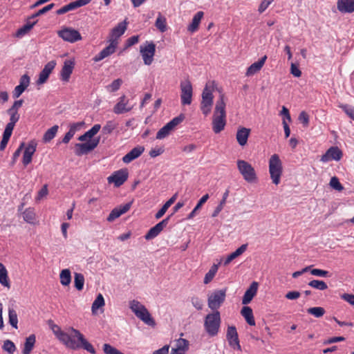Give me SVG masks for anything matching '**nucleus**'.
Returning a JSON list of instances; mask_svg holds the SVG:
<instances>
[{"instance_id":"nucleus-24","label":"nucleus","mask_w":354,"mask_h":354,"mask_svg":"<svg viewBox=\"0 0 354 354\" xmlns=\"http://www.w3.org/2000/svg\"><path fill=\"white\" fill-rule=\"evenodd\" d=\"M144 151L145 148L143 147L137 146L122 157V161L126 164L130 163L131 161L140 156Z\"/></svg>"},{"instance_id":"nucleus-20","label":"nucleus","mask_w":354,"mask_h":354,"mask_svg":"<svg viewBox=\"0 0 354 354\" xmlns=\"http://www.w3.org/2000/svg\"><path fill=\"white\" fill-rule=\"evenodd\" d=\"M37 142L35 140L30 141L26 147H24V151L22 158V163L26 167L29 165L32 159V156L36 151Z\"/></svg>"},{"instance_id":"nucleus-39","label":"nucleus","mask_w":354,"mask_h":354,"mask_svg":"<svg viewBox=\"0 0 354 354\" xmlns=\"http://www.w3.org/2000/svg\"><path fill=\"white\" fill-rule=\"evenodd\" d=\"M58 129V125H54L50 129H48L44 134L43 141L44 142H49L50 141H51L55 137Z\"/></svg>"},{"instance_id":"nucleus-3","label":"nucleus","mask_w":354,"mask_h":354,"mask_svg":"<svg viewBox=\"0 0 354 354\" xmlns=\"http://www.w3.org/2000/svg\"><path fill=\"white\" fill-rule=\"evenodd\" d=\"M216 88V83L215 81H212L208 82L203 90L200 108L203 114L205 116L211 113L214 102L213 92Z\"/></svg>"},{"instance_id":"nucleus-12","label":"nucleus","mask_w":354,"mask_h":354,"mask_svg":"<svg viewBox=\"0 0 354 354\" xmlns=\"http://www.w3.org/2000/svg\"><path fill=\"white\" fill-rule=\"evenodd\" d=\"M57 35L64 41L70 43H74L82 39L80 32L72 28H63L57 32Z\"/></svg>"},{"instance_id":"nucleus-21","label":"nucleus","mask_w":354,"mask_h":354,"mask_svg":"<svg viewBox=\"0 0 354 354\" xmlns=\"http://www.w3.org/2000/svg\"><path fill=\"white\" fill-rule=\"evenodd\" d=\"M92 0H76L75 1H72L58 9L56 11V13L58 15H64L69 11L74 10L78 8L86 6Z\"/></svg>"},{"instance_id":"nucleus-60","label":"nucleus","mask_w":354,"mask_h":354,"mask_svg":"<svg viewBox=\"0 0 354 354\" xmlns=\"http://www.w3.org/2000/svg\"><path fill=\"white\" fill-rule=\"evenodd\" d=\"M311 274L314 276L321 277H328V272L326 270L313 268L310 270Z\"/></svg>"},{"instance_id":"nucleus-22","label":"nucleus","mask_w":354,"mask_h":354,"mask_svg":"<svg viewBox=\"0 0 354 354\" xmlns=\"http://www.w3.org/2000/svg\"><path fill=\"white\" fill-rule=\"evenodd\" d=\"M74 59H66L64 62V65L60 71V79L64 82L69 81L70 77L75 67Z\"/></svg>"},{"instance_id":"nucleus-37","label":"nucleus","mask_w":354,"mask_h":354,"mask_svg":"<svg viewBox=\"0 0 354 354\" xmlns=\"http://www.w3.org/2000/svg\"><path fill=\"white\" fill-rule=\"evenodd\" d=\"M177 198V194L173 195L163 205L162 207L158 211V212L155 215V218L156 219L160 218L167 212L168 208L175 202Z\"/></svg>"},{"instance_id":"nucleus-47","label":"nucleus","mask_w":354,"mask_h":354,"mask_svg":"<svg viewBox=\"0 0 354 354\" xmlns=\"http://www.w3.org/2000/svg\"><path fill=\"white\" fill-rule=\"evenodd\" d=\"M122 84V79H116L113 80L111 84L107 85L106 86V88L107 91L110 93L115 92L118 91Z\"/></svg>"},{"instance_id":"nucleus-64","label":"nucleus","mask_w":354,"mask_h":354,"mask_svg":"<svg viewBox=\"0 0 354 354\" xmlns=\"http://www.w3.org/2000/svg\"><path fill=\"white\" fill-rule=\"evenodd\" d=\"M274 0H263L259 5L258 11L260 13L263 12L268 6L273 2Z\"/></svg>"},{"instance_id":"nucleus-14","label":"nucleus","mask_w":354,"mask_h":354,"mask_svg":"<svg viewBox=\"0 0 354 354\" xmlns=\"http://www.w3.org/2000/svg\"><path fill=\"white\" fill-rule=\"evenodd\" d=\"M129 173L127 169H121L114 171L107 178L109 183H113L115 187H119L127 180Z\"/></svg>"},{"instance_id":"nucleus-48","label":"nucleus","mask_w":354,"mask_h":354,"mask_svg":"<svg viewBox=\"0 0 354 354\" xmlns=\"http://www.w3.org/2000/svg\"><path fill=\"white\" fill-rule=\"evenodd\" d=\"M104 304L105 303L103 296L101 294H99L92 304V312L94 313L96 310L104 306Z\"/></svg>"},{"instance_id":"nucleus-34","label":"nucleus","mask_w":354,"mask_h":354,"mask_svg":"<svg viewBox=\"0 0 354 354\" xmlns=\"http://www.w3.org/2000/svg\"><path fill=\"white\" fill-rule=\"evenodd\" d=\"M36 342V337L35 335H30L26 337L24 348L22 350V354H30L34 348Z\"/></svg>"},{"instance_id":"nucleus-5","label":"nucleus","mask_w":354,"mask_h":354,"mask_svg":"<svg viewBox=\"0 0 354 354\" xmlns=\"http://www.w3.org/2000/svg\"><path fill=\"white\" fill-rule=\"evenodd\" d=\"M221 326V315L218 310L207 314L205 317L204 328L206 333L211 337L216 336Z\"/></svg>"},{"instance_id":"nucleus-56","label":"nucleus","mask_w":354,"mask_h":354,"mask_svg":"<svg viewBox=\"0 0 354 354\" xmlns=\"http://www.w3.org/2000/svg\"><path fill=\"white\" fill-rule=\"evenodd\" d=\"M329 185L335 190L342 191L344 189V187L336 176H333L330 178Z\"/></svg>"},{"instance_id":"nucleus-43","label":"nucleus","mask_w":354,"mask_h":354,"mask_svg":"<svg viewBox=\"0 0 354 354\" xmlns=\"http://www.w3.org/2000/svg\"><path fill=\"white\" fill-rule=\"evenodd\" d=\"M23 218L26 223L33 224L35 221V213L33 209H26L23 212Z\"/></svg>"},{"instance_id":"nucleus-57","label":"nucleus","mask_w":354,"mask_h":354,"mask_svg":"<svg viewBox=\"0 0 354 354\" xmlns=\"http://www.w3.org/2000/svg\"><path fill=\"white\" fill-rule=\"evenodd\" d=\"M24 146H25V143L21 142L19 145V146L18 147V148L16 149V151L14 152V153L12 155V162H11L12 165H14L15 164L17 158L19 157V156L21 153V151L24 148Z\"/></svg>"},{"instance_id":"nucleus-7","label":"nucleus","mask_w":354,"mask_h":354,"mask_svg":"<svg viewBox=\"0 0 354 354\" xmlns=\"http://www.w3.org/2000/svg\"><path fill=\"white\" fill-rule=\"evenodd\" d=\"M236 164L239 171L246 182L250 183L257 182V174L251 164L243 160H238Z\"/></svg>"},{"instance_id":"nucleus-36","label":"nucleus","mask_w":354,"mask_h":354,"mask_svg":"<svg viewBox=\"0 0 354 354\" xmlns=\"http://www.w3.org/2000/svg\"><path fill=\"white\" fill-rule=\"evenodd\" d=\"M241 315L245 318L247 323L250 326L255 325V320L253 316L252 310L249 306H244L241 310Z\"/></svg>"},{"instance_id":"nucleus-1","label":"nucleus","mask_w":354,"mask_h":354,"mask_svg":"<svg viewBox=\"0 0 354 354\" xmlns=\"http://www.w3.org/2000/svg\"><path fill=\"white\" fill-rule=\"evenodd\" d=\"M50 328L58 340L67 348L73 350L83 348L91 354H95L96 351L93 345L78 330L69 327L67 331H64L56 324H52Z\"/></svg>"},{"instance_id":"nucleus-19","label":"nucleus","mask_w":354,"mask_h":354,"mask_svg":"<svg viewBox=\"0 0 354 354\" xmlns=\"http://www.w3.org/2000/svg\"><path fill=\"white\" fill-rule=\"evenodd\" d=\"M132 109L133 106L129 104V100L123 95L118 98V102L113 107V112L119 115L129 112Z\"/></svg>"},{"instance_id":"nucleus-25","label":"nucleus","mask_w":354,"mask_h":354,"mask_svg":"<svg viewBox=\"0 0 354 354\" xmlns=\"http://www.w3.org/2000/svg\"><path fill=\"white\" fill-rule=\"evenodd\" d=\"M258 285V283L256 281H253L250 284V287L246 290L242 298L243 304H248L252 301L257 292Z\"/></svg>"},{"instance_id":"nucleus-63","label":"nucleus","mask_w":354,"mask_h":354,"mask_svg":"<svg viewBox=\"0 0 354 354\" xmlns=\"http://www.w3.org/2000/svg\"><path fill=\"white\" fill-rule=\"evenodd\" d=\"M290 73L296 77H299L301 75V71H300L299 67L294 63L291 64Z\"/></svg>"},{"instance_id":"nucleus-32","label":"nucleus","mask_w":354,"mask_h":354,"mask_svg":"<svg viewBox=\"0 0 354 354\" xmlns=\"http://www.w3.org/2000/svg\"><path fill=\"white\" fill-rule=\"evenodd\" d=\"M248 248V244H243L239 248H237L234 252H232L229 254L225 261H223V265H228L232 260L241 255L243 252H245Z\"/></svg>"},{"instance_id":"nucleus-13","label":"nucleus","mask_w":354,"mask_h":354,"mask_svg":"<svg viewBox=\"0 0 354 354\" xmlns=\"http://www.w3.org/2000/svg\"><path fill=\"white\" fill-rule=\"evenodd\" d=\"M98 143L99 139H93L84 143H77L75 145V153L78 156L87 154L96 148Z\"/></svg>"},{"instance_id":"nucleus-33","label":"nucleus","mask_w":354,"mask_h":354,"mask_svg":"<svg viewBox=\"0 0 354 354\" xmlns=\"http://www.w3.org/2000/svg\"><path fill=\"white\" fill-rule=\"evenodd\" d=\"M203 17V12L199 11V12H196L194 15L191 24L187 27L188 31H189L192 33L196 32L198 28V26L201 23V21Z\"/></svg>"},{"instance_id":"nucleus-46","label":"nucleus","mask_w":354,"mask_h":354,"mask_svg":"<svg viewBox=\"0 0 354 354\" xmlns=\"http://www.w3.org/2000/svg\"><path fill=\"white\" fill-rule=\"evenodd\" d=\"M74 283L77 290H82L84 284V275L81 273H75Z\"/></svg>"},{"instance_id":"nucleus-38","label":"nucleus","mask_w":354,"mask_h":354,"mask_svg":"<svg viewBox=\"0 0 354 354\" xmlns=\"http://www.w3.org/2000/svg\"><path fill=\"white\" fill-rule=\"evenodd\" d=\"M220 263L221 262H219L218 264H213V266L210 268L209 271L205 274L203 280V283L205 284H208L214 279L218 271V266L220 265Z\"/></svg>"},{"instance_id":"nucleus-49","label":"nucleus","mask_w":354,"mask_h":354,"mask_svg":"<svg viewBox=\"0 0 354 354\" xmlns=\"http://www.w3.org/2000/svg\"><path fill=\"white\" fill-rule=\"evenodd\" d=\"M155 25L156 27L162 32H165L167 30L166 19L160 15V13H159V15L156 19Z\"/></svg>"},{"instance_id":"nucleus-18","label":"nucleus","mask_w":354,"mask_h":354,"mask_svg":"<svg viewBox=\"0 0 354 354\" xmlns=\"http://www.w3.org/2000/svg\"><path fill=\"white\" fill-rule=\"evenodd\" d=\"M342 151L337 147H330L321 157V161L328 162L331 160L339 161L342 158Z\"/></svg>"},{"instance_id":"nucleus-27","label":"nucleus","mask_w":354,"mask_h":354,"mask_svg":"<svg viewBox=\"0 0 354 354\" xmlns=\"http://www.w3.org/2000/svg\"><path fill=\"white\" fill-rule=\"evenodd\" d=\"M189 348V342L183 338L177 340L176 346L171 348L170 354H185Z\"/></svg>"},{"instance_id":"nucleus-6","label":"nucleus","mask_w":354,"mask_h":354,"mask_svg":"<svg viewBox=\"0 0 354 354\" xmlns=\"http://www.w3.org/2000/svg\"><path fill=\"white\" fill-rule=\"evenodd\" d=\"M283 172L282 162L278 154H273L269 159V173L272 183L277 185L280 183Z\"/></svg>"},{"instance_id":"nucleus-59","label":"nucleus","mask_w":354,"mask_h":354,"mask_svg":"<svg viewBox=\"0 0 354 354\" xmlns=\"http://www.w3.org/2000/svg\"><path fill=\"white\" fill-rule=\"evenodd\" d=\"M84 125V122H74L69 125V131L71 132L73 135L75 134V133L80 130L81 128Z\"/></svg>"},{"instance_id":"nucleus-55","label":"nucleus","mask_w":354,"mask_h":354,"mask_svg":"<svg viewBox=\"0 0 354 354\" xmlns=\"http://www.w3.org/2000/svg\"><path fill=\"white\" fill-rule=\"evenodd\" d=\"M102 349L105 354H124L120 351L109 344H104L103 345Z\"/></svg>"},{"instance_id":"nucleus-8","label":"nucleus","mask_w":354,"mask_h":354,"mask_svg":"<svg viewBox=\"0 0 354 354\" xmlns=\"http://www.w3.org/2000/svg\"><path fill=\"white\" fill-rule=\"evenodd\" d=\"M184 119L185 115L183 114H180L178 116L174 118L158 130L156 133V138L158 140H162L167 138L175 127L181 123Z\"/></svg>"},{"instance_id":"nucleus-53","label":"nucleus","mask_w":354,"mask_h":354,"mask_svg":"<svg viewBox=\"0 0 354 354\" xmlns=\"http://www.w3.org/2000/svg\"><path fill=\"white\" fill-rule=\"evenodd\" d=\"M8 114L10 115V121L7 125L15 128L16 123L19 121L20 115L18 112H10L7 111Z\"/></svg>"},{"instance_id":"nucleus-11","label":"nucleus","mask_w":354,"mask_h":354,"mask_svg":"<svg viewBox=\"0 0 354 354\" xmlns=\"http://www.w3.org/2000/svg\"><path fill=\"white\" fill-rule=\"evenodd\" d=\"M225 296V289L214 290L212 294L208 297V307L212 310H217L224 302Z\"/></svg>"},{"instance_id":"nucleus-44","label":"nucleus","mask_w":354,"mask_h":354,"mask_svg":"<svg viewBox=\"0 0 354 354\" xmlns=\"http://www.w3.org/2000/svg\"><path fill=\"white\" fill-rule=\"evenodd\" d=\"M8 319L10 324L15 328H17L18 318L16 311L13 308L8 309Z\"/></svg>"},{"instance_id":"nucleus-35","label":"nucleus","mask_w":354,"mask_h":354,"mask_svg":"<svg viewBox=\"0 0 354 354\" xmlns=\"http://www.w3.org/2000/svg\"><path fill=\"white\" fill-rule=\"evenodd\" d=\"M101 129V125L99 124H94L91 129L85 132L83 135L80 136L78 138L80 141L84 142L87 140V138H92L95 135H96L98 131Z\"/></svg>"},{"instance_id":"nucleus-15","label":"nucleus","mask_w":354,"mask_h":354,"mask_svg":"<svg viewBox=\"0 0 354 354\" xmlns=\"http://www.w3.org/2000/svg\"><path fill=\"white\" fill-rule=\"evenodd\" d=\"M226 338L230 347L234 350L241 351V346L239 343V335L236 328L234 326H228L227 330Z\"/></svg>"},{"instance_id":"nucleus-42","label":"nucleus","mask_w":354,"mask_h":354,"mask_svg":"<svg viewBox=\"0 0 354 354\" xmlns=\"http://www.w3.org/2000/svg\"><path fill=\"white\" fill-rule=\"evenodd\" d=\"M60 283L63 286H68L71 281V271L68 269H64L62 270L60 275Z\"/></svg>"},{"instance_id":"nucleus-28","label":"nucleus","mask_w":354,"mask_h":354,"mask_svg":"<svg viewBox=\"0 0 354 354\" xmlns=\"http://www.w3.org/2000/svg\"><path fill=\"white\" fill-rule=\"evenodd\" d=\"M127 22L126 20L119 23L116 26H115L111 32V39H115L120 37L127 30Z\"/></svg>"},{"instance_id":"nucleus-45","label":"nucleus","mask_w":354,"mask_h":354,"mask_svg":"<svg viewBox=\"0 0 354 354\" xmlns=\"http://www.w3.org/2000/svg\"><path fill=\"white\" fill-rule=\"evenodd\" d=\"M308 286L319 290H324L328 288L326 282L321 280H312L308 283Z\"/></svg>"},{"instance_id":"nucleus-4","label":"nucleus","mask_w":354,"mask_h":354,"mask_svg":"<svg viewBox=\"0 0 354 354\" xmlns=\"http://www.w3.org/2000/svg\"><path fill=\"white\" fill-rule=\"evenodd\" d=\"M129 308L135 315L149 326L154 327L156 322L151 317L147 308L138 300L129 301Z\"/></svg>"},{"instance_id":"nucleus-54","label":"nucleus","mask_w":354,"mask_h":354,"mask_svg":"<svg viewBox=\"0 0 354 354\" xmlns=\"http://www.w3.org/2000/svg\"><path fill=\"white\" fill-rule=\"evenodd\" d=\"M2 348L5 351L8 352L9 354H13L16 350V346L15 344L9 339H7L3 342Z\"/></svg>"},{"instance_id":"nucleus-29","label":"nucleus","mask_w":354,"mask_h":354,"mask_svg":"<svg viewBox=\"0 0 354 354\" xmlns=\"http://www.w3.org/2000/svg\"><path fill=\"white\" fill-rule=\"evenodd\" d=\"M37 22V21H26V24L16 31L15 37L19 39L24 37L32 29Z\"/></svg>"},{"instance_id":"nucleus-40","label":"nucleus","mask_w":354,"mask_h":354,"mask_svg":"<svg viewBox=\"0 0 354 354\" xmlns=\"http://www.w3.org/2000/svg\"><path fill=\"white\" fill-rule=\"evenodd\" d=\"M0 283L6 287H9L8 272L2 263H0Z\"/></svg>"},{"instance_id":"nucleus-41","label":"nucleus","mask_w":354,"mask_h":354,"mask_svg":"<svg viewBox=\"0 0 354 354\" xmlns=\"http://www.w3.org/2000/svg\"><path fill=\"white\" fill-rule=\"evenodd\" d=\"M209 197V194H206L201 198L196 207L187 216V219H192L196 216L197 210L199 209L208 200Z\"/></svg>"},{"instance_id":"nucleus-23","label":"nucleus","mask_w":354,"mask_h":354,"mask_svg":"<svg viewBox=\"0 0 354 354\" xmlns=\"http://www.w3.org/2000/svg\"><path fill=\"white\" fill-rule=\"evenodd\" d=\"M56 64L57 63L55 60L50 61L46 64H45L44 68L41 70L39 75L38 80H37V84L38 85L43 84L47 81L50 74L55 68Z\"/></svg>"},{"instance_id":"nucleus-26","label":"nucleus","mask_w":354,"mask_h":354,"mask_svg":"<svg viewBox=\"0 0 354 354\" xmlns=\"http://www.w3.org/2000/svg\"><path fill=\"white\" fill-rule=\"evenodd\" d=\"M267 59V56L264 55L259 61L252 64L247 69L245 75L248 77L252 76L259 72L264 65Z\"/></svg>"},{"instance_id":"nucleus-61","label":"nucleus","mask_w":354,"mask_h":354,"mask_svg":"<svg viewBox=\"0 0 354 354\" xmlns=\"http://www.w3.org/2000/svg\"><path fill=\"white\" fill-rule=\"evenodd\" d=\"M122 214H120V212L118 209V207H115L111 210L109 215L107 217V221L109 222L113 221L117 218L120 217Z\"/></svg>"},{"instance_id":"nucleus-50","label":"nucleus","mask_w":354,"mask_h":354,"mask_svg":"<svg viewBox=\"0 0 354 354\" xmlns=\"http://www.w3.org/2000/svg\"><path fill=\"white\" fill-rule=\"evenodd\" d=\"M308 313L319 318L322 317L325 313V310L322 307H313L307 310Z\"/></svg>"},{"instance_id":"nucleus-16","label":"nucleus","mask_w":354,"mask_h":354,"mask_svg":"<svg viewBox=\"0 0 354 354\" xmlns=\"http://www.w3.org/2000/svg\"><path fill=\"white\" fill-rule=\"evenodd\" d=\"M171 216H168L156 225L150 228L147 233L145 235L146 240H151L156 237L162 230L167 225Z\"/></svg>"},{"instance_id":"nucleus-52","label":"nucleus","mask_w":354,"mask_h":354,"mask_svg":"<svg viewBox=\"0 0 354 354\" xmlns=\"http://www.w3.org/2000/svg\"><path fill=\"white\" fill-rule=\"evenodd\" d=\"M117 124L113 120L107 121L106 124L102 127V132L104 134H110L116 128Z\"/></svg>"},{"instance_id":"nucleus-10","label":"nucleus","mask_w":354,"mask_h":354,"mask_svg":"<svg viewBox=\"0 0 354 354\" xmlns=\"http://www.w3.org/2000/svg\"><path fill=\"white\" fill-rule=\"evenodd\" d=\"M180 103L183 106L190 105L192 102L193 87L191 82L187 79L180 82Z\"/></svg>"},{"instance_id":"nucleus-51","label":"nucleus","mask_w":354,"mask_h":354,"mask_svg":"<svg viewBox=\"0 0 354 354\" xmlns=\"http://www.w3.org/2000/svg\"><path fill=\"white\" fill-rule=\"evenodd\" d=\"M339 107L354 120V106L346 104H342L339 105Z\"/></svg>"},{"instance_id":"nucleus-17","label":"nucleus","mask_w":354,"mask_h":354,"mask_svg":"<svg viewBox=\"0 0 354 354\" xmlns=\"http://www.w3.org/2000/svg\"><path fill=\"white\" fill-rule=\"evenodd\" d=\"M109 45L103 48L98 54H97L93 60L95 62H98L106 57L113 54L118 46V41L115 39H110Z\"/></svg>"},{"instance_id":"nucleus-58","label":"nucleus","mask_w":354,"mask_h":354,"mask_svg":"<svg viewBox=\"0 0 354 354\" xmlns=\"http://www.w3.org/2000/svg\"><path fill=\"white\" fill-rule=\"evenodd\" d=\"M30 82V77L27 74H24L20 77L19 86L26 89L29 86Z\"/></svg>"},{"instance_id":"nucleus-9","label":"nucleus","mask_w":354,"mask_h":354,"mask_svg":"<svg viewBox=\"0 0 354 354\" xmlns=\"http://www.w3.org/2000/svg\"><path fill=\"white\" fill-rule=\"evenodd\" d=\"M140 53L145 65L149 66L153 61L156 45L153 41H146L140 46Z\"/></svg>"},{"instance_id":"nucleus-2","label":"nucleus","mask_w":354,"mask_h":354,"mask_svg":"<svg viewBox=\"0 0 354 354\" xmlns=\"http://www.w3.org/2000/svg\"><path fill=\"white\" fill-rule=\"evenodd\" d=\"M224 94H221L216 102L212 116V129L215 133H219L226 125V111Z\"/></svg>"},{"instance_id":"nucleus-62","label":"nucleus","mask_w":354,"mask_h":354,"mask_svg":"<svg viewBox=\"0 0 354 354\" xmlns=\"http://www.w3.org/2000/svg\"><path fill=\"white\" fill-rule=\"evenodd\" d=\"M191 301L196 309L198 310H202L203 304L201 299L196 297H194L192 298Z\"/></svg>"},{"instance_id":"nucleus-30","label":"nucleus","mask_w":354,"mask_h":354,"mask_svg":"<svg viewBox=\"0 0 354 354\" xmlns=\"http://www.w3.org/2000/svg\"><path fill=\"white\" fill-rule=\"evenodd\" d=\"M337 8L342 12L351 13L354 11V0H338Z\"/></svg>"},{"instance_id":"nucleus-31","label":"nucleus","mask_w":354,"mask_h":354,"mask_svg":"<svg viewBox=\"0 0 354 354\" xmlns=\"http://www.w3.org/2000/svg\"><path fill=\"white\" fill-rule=\"evenodd\" d=\"M250 129L242 127L239 129H238L236 132V140L238 143L241 146H244L246 145L249 135H250Z\"/></svg>"}]
</instances>
